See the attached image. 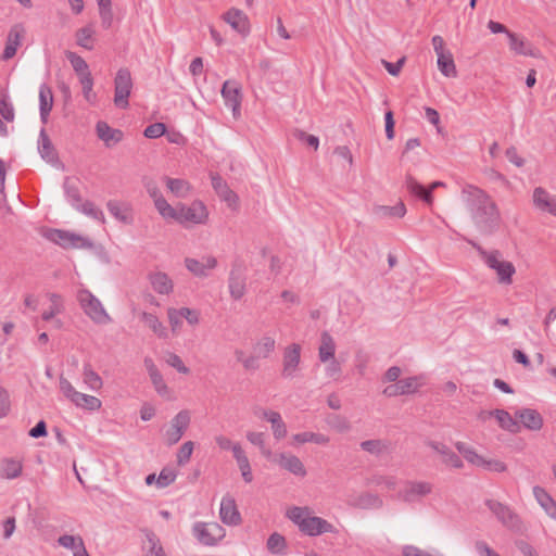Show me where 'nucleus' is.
<instances>
[{
  "label": "nucleus",
  "instance_id": "obj_1",
  "mask_svg": "<svg viewBox=\"0 0 556 556\" xmlns=\"http://www.w3.org/2000/svg\"><path fill=\"white\" fill-rule=\"evenodd\" d=\"M460 197L480 233L490 236L498 230L502 222L500 210L484 190L473 185H466L462 189Z\"/></svg>",
  "mask_w": 556,
  "mask_h": 556
},
{
  "label": "nucleus",
  "instance_id": "obj_2",
  "mask_svg": "<svg viewBox=\"0 0 556 556\" xmlns=\"http://www.w3.org/2000/svg\"><path fill=\"white\" fill-rule=\"evenodd\" d=\"M468 243L471 244L472 248L477 250L480 257L484 261V263L496 271L498 281L501 283L509 285L511 283V277L515 274L516 269L511 262L501 260L502 254L498 250H493L488 252L481 245L472 240H468Z\"/></svg>",
  "mask_w": 556,
  "mask_h": 556
},
{
  "label": "nucleus",
  "instance_id": "obj_3",
  "mask_svg": "<svg viewBox=\"0 0 556 556\" xmlns=\"http://www.w3.org/2000/svg\"><path fill=\"white\" fill-rule=\"evenodd\" d=\"M485 506L493 513L496 519L508 530L515 533H523L525 523L519 515L508 505L495 500H486Z\"/></svg>",
  "mask_w": 556,
  "mask_h": 556
},
{
  "label": "nucleus",
  "instance_id": "obj_4",
  "mask_svg": "<svg viewBox=\"0 0 556 556\" xmlns=\"http://www.w3.org/2000/svg\"><path fill=\"white\" fill-rule=\"evenodd\" d=\"M77 301L85 314L96 324L105 325L111 323L112 319L102 303L89 290H78Z\"/></svg>",
  "mask_w": 556,
  "mask_h": 556
},
{
  "label": "nucleus",
  "instance_id": "obj_5",
  "mask_svg": "<svg viewBox=\"0 0 556 556\" xmlns=\"http://www.w3.org/2000/svg\"><path fill=\"white\" fill-rule=\"evenodd\" d=\"M208 217L206 206L201 201H193L190 205L178 204L175 222L188 228L190 225L205 224Z\"/></svg>",
  "mask_w": 556,
  "mask_h": 556
},
{
  "label": "nucleus",
  "instance_id": "obj_6",
  "mask_svg": "<svg viewBox=\"0 0 556 556\" xmlns=\"http://www.w3.org/2000/svg\"><path fill=\"white\" fill-rule=\"evenodd\" d=\"M193 536L203 545L214 546L225 538V529L217 522H195Z\"/></svg>",
  "mask_w": 556,
  "mask_h": 556
},
{
  "label": "nucleus",
  "instance_id": "obj_7",
  "mask_svg": "<svg viewBox=\"0 0 556 556\" xmlns=\"http://www.w3.org/2000/svg\"><path fill=\"white\" fill-rule=\"evenodd\" d=\"M132 89V78L128 68H119L114 78V104L118 109H127L128 98Z\"/></svg>",
  "mask_w": 556,
  "mask_h": 556
},
{
  "label": "nucleus",
  "instance_id": "obj_8",
  "mask_svg": "<svg viewBox=\"0 0 556 556\" xmlns=\"http://www.w3.org/2000/svg\"><path fill=\"white\" fill-rule=\"evenodd\" d=\"M46 237L51 242L56 243L65 249L92 247V242L89 239L65 230L51 229L48 231Z\"/></svg>",
  "mask_w": 556,
  "mask_h": 556
},
{
  "label": "nucleus",
  "instance_id": "obj_9",
  "mask_svg": "<svg viewBox=\"0 0 556 556\" xmlns=\"http://www.w3.org/2000/svg\"><path fill=\"white\" fill-rule=\"evenodd\" d=\"M190 413L187 409L180 410L172 420L170 427L165 432V442L172 446L179 442L190 425Z\"/></svg>",
  "mask_w": 556,
  "mask_h": 556
},
{
  "label": "nucleus",
  "instance_id": "obj_10",
  "mask_svg": "<svg viewBox=\"0 0 556 556\" xmlns=\"http://www.w3.org/2000/svg\"><path fill=\"white\" fill-rule=\"evenodd\" d=\"M245 267L242 263L236 262L231 266L228 278L230 296L240 300L245 294L247 288Z\"/></svg>",
  "mask_w": 556,
  "mask_h": 556
},
{
  "label": "nucleus",
  "instance_id": "obj_11",
  "mask_svg": "<svg viewBox=\"0 0 556 556\" xmlns=\"http://www.w3.org/2000/svg\"><path fill=\"white\" fill-rule=\"evenodd\" d=\"M405 186L412 194L421 199L427 205H432L433 190L438 187L444 186V184L442 181H433L428 188H426L419 184L412 175H406Z\"/></svg>",
  "mask_w": 556,
  "mask_h": 556
},
{
  "label": "nucleus",
  "instance_id": "obj_12",
  "mask_svg": "<svg viewBox=\"0 0 556 556\" xmlns=\"http://www.w3.org/2000/svg\"><path fill=\"white\" fill-rule=\"evenodd\" d=\"M303 527L300 529L304 534L309 536L320 535L323 533H337L336 527L328 522L326 519L316 516H307L305 521H302Z\"/></svg>",
  "mask_w": 556,
  "mask_h": 556
},
{
  "label": "nucleus",
  "instance_id": "obj_13",
  "mask_svg": "<svg viewBox=\"0 0 556 556\" xmlns=\"http://www.w3.org/2000/svg\"><path fill=\"white\" fill-rule=\"evenodd\" d=\"M301 361V346L298 343H292L285 349L282 359V377L293 378L299 368Z\"/></svg>",
  "mask_w": 556,
  "mask_h": 556
},
{
  "label": "nucleus",
  "instance_id": "obj_14",
  "mask_svg": "<svg viewBox=\"0 0 556 556\" xmlns=\"http://www.w3.org/2000/svg\"><path fill=\"white\" fill-rule=\"evenodd\" d=\"M25 27L21 23L14 24L10 28L7 37L5 47L2 53V60L8 61L16 54L18 47H21L22 45V40L25 36Z\"/></svg>",
  "mask_w": 556,
  "mask_h": 556
},
{
  "label": "nucleus",
  "instance_id": "obj_15",
  "mask_svg": "<svg viewBox=\"0 0 556 556\" xmlns=\"http://www.w3.org/2000/svg\"><path fill=\"white\" fill-rule=\"evenodd\" d=\"M276 465L295 477L303 478L307 473L302 460L289 452L278 453V457H276Z\"/></svg>",
  "mask_w": 556,
  "mask_h": 556
},
{
  "label": "nucleus",
  "instance_id": "obj_16",
  "mask_svg": "<svg viewBox=\"0 0 556 556\" xmlns=\"http://www.w3.org/2000/svg\"><path fill=\"white\" fill-rule=\"evenodd\" d=\"M420 383L417 377H409L397 380L395 383L384 388L383 394L388 397H394L399 395L413 394L417 392Z\"/></svg>",
  "mask_w": 556,
  "mask_h": 556
},
{
  "label": "nucleus",
  "instance_id": "obj_17",
  "mask_svg": "<svg viewBox=\"0 0 556 556\" xmlns=\"http://www.w3.org/2000/svg\"><path fill=\"white\" fill-rule=\"evenodd\" d=\"M222 96L227 106H229L233 115L240 110L241 105V88L238 83L233 80H226L222 88Z\"/></svg>",
  "mask_w": 556,
  "mask_h": 556
},
{
  "label": "nucleus",
  "instance_id": "obj_18",
  "mask_svg": "<svg viewBox=\"0 0 556 556\" xmlns=\"http://www.w3.org/2000/svg\"><path fill=\"white\" fill-rule=\"evenodd\" d=\"M219 516L226 525L237 526L241 522V516L233 497L226 495L222 498Z\"/></svg>",
  "mask_w": 556,
  "mask_h": 556
},
{
  "label": "nucleus",
  "instance_id": "obj_19",
  "mask_svg": "<svg viewBox=\"0 0 556 556\" xmlns=\"http://www.w3.org/2000/svg\"><path fill=\"white\" fill-rule=\"evenodd\" d=\"M185 265L194 276L204 278L208 276V270L214 269L217 266V260L214 256H205L202 261L186 257Z\"/></svg>",
  "mask_w": 556,
  "mask_h": 556
},
{
  "label": "nucleus",
  "instance_id": "obj_20",
  "mask_svg": "<svg viewBox=\"0 0 556 556\" xmlns=\"http://www.w3.org/2000/svg\"><path fill=\"white\" fill-rule=\"evenodd\" d=\"M224 20L239 34L247 36L250 33V22L243 11L232 8L224 14Z\"/></svg>",
  "mask_w": 556,
  "mask_h": 556
},
{
  "label": "nucleus",
  "instance_id": "obj_21",
  "mask_svg": "<svg viewBox=\"0 0 556 556\" xmlns=\"http://www.w3.org/2000/svg\"><path fill=\"white\" fill-rule=\"evenodd\" d=\"M348 504L352 507L359 509H378L381 508L383 502L377 494L370 492H363L357 495L351 496Z\"/></svg>",
  "mask_w": 556,
  "mask_h": 556
},
{
  "label": "nucleus",
  "instance_id": "obj_22",
  "mask_svg": "<svg viewBox=\"0 0 556 556\" xmlns=\"http://www.w3.org/2000/svg\"><path fill=\"white\" fill-rule=\"evenodd\" d=\"M96 131L99 139H101L108 148L118 143L123 139V131L112 128L106 122L100 121L96 125Z\"/></svg>",
  "mask_w": 556,
  "mask_h": 556
},
{
  "label": "nucleus",
  "instance_id": "obj_23",
  "mask_svg": "<svg viewBox=\"0 0 556 556\" xmlns=\"http://www.w3.org/2000/svg\"><path fill=\"white\" fill-rule=\"evenodd\" d=\"M211 180L213 189L223 201L227 202L229 206H235L238 203V195L218 174H211Z\"/></svg>",
  "mask_w": 556,
  "mask_h": 556
},
{
  "label": "nucleus",
  "instance_id": "obj_24",
  "mask_svg": "<svg viewBox=\"0 0 556 556\" xmlns=\"http://www.w3.org/2000/svg\"><path fill=\"white\" fill-rule=\"evenodd\" d=\"M106 207L110 214L113 215L117 220L126 225L132 224L134 215L130 204L110 200L106 203Z\"/></svg>",
  "mask_w": 556,
  "mask_h": 556
},
{
  "label": "nucleus",
  "instance_id": "obj_25",
  "mask_svg": "<svg viewBox=\"0 0 556 556\" xmlns=\"http://www.w3.org/2000/svg\"><path fill=\"white\" fill-rule=\"evenodd\" d=\"M432 491V485L425 481H413L407 482L405 490L403 491L402 497L405 502H414L418 497L426 496Z\"/></svg>",
  "mask_w": 556,
  "mask_h": 556
},
{
  "label": "nucleus",
  "instance_id": "obj_26",
  "mask_svg": "<svg viewBox=\"0 0 556 556\" xmlns=\"http://www.w3.org/2000/svg\"><path fill=\"white\" fill-rule=\"evenodd\" d=\"M143 363L155 391L162 396L167 395L169 391L168 387L153 359L151 357H146Z\"/></svg>",
  "mask_w": 556,
  "mask_h": 556
},
{
  "label": "nucleus",
  "instance_id": "obj_27",
  "mask_svg": "<svg viewBox=\"0 0 556 556\" xmlns=\"http://www.w3.org/2000/svg\"><path fill=\"white\" fill-rule=\"evenodd\" d=\"M516 417L520 420L525 428L538 431L543 426L541 414L532 408H522L516 412Z\"/></svg>",
  "mask_w": 556,
  "mask_h": 556
},
{
  "label": "nucleus",
  "instance_id": "obj_28",
  "mask_svg": "<svg viewBox=\"0 0 556 556\" xmlns=\"http://www.w3.org/2000/svg\"><path fill=\"white\" fill-rule=\"evenodd\" d=\"M148 279L156 293L167 295L173 292L174 283L166 273H151L149 274Z\"/></svg>",
  "mask_w": 556,
  "mask_h": 556
},
{
  "label": "nucleus",
  "instance_id": "obj_29",
  "mask_svg": "<svg viewBox=\"0 0 556 556\" xmlns=\"http://www.w3.org/2000/svg\"><path fill=\"white\" fill-rule=\"evenodd\" d=\"M53 106V93L51 88L42 84L39 88L40 119L43 124L48 122L49 114Z\"/></svg>",
  "mask_w": 556,
  "mask_h": 556
},
{
  "label": "nucleus",
  "instance_id": "obj_30",
  "mask_svg": "<svg viewBox=\"0 0 556 556\" xmlns=\"http://www.w3.org/2000/svg\"><path fill=\"white\" fill-rule=\"evenodd\" d=\"M262 417L271 424L273 433L277 440L287 435L286 424L278 412L263 409Z\"/></svg>",
  "mask_w": 556,
  "mask_h": 556
},
{
  "label": "nucleus",
  "instance_id": "obj_31",
  "mask_svg": "<svg viewBox=\"0 0 556 556\" xmlns=\"http://www.w3.org/2000/svg\"><path fill=\"white\" fill-rule=\"evenodd\" d=\"M336 343L329 332L324 331L320 336V345L318 348V357L321 363H327L334 358Z\"/></svg>",
  "mask_w": 556,
  "mask_h": 556
},
{
  "label": "nucleus",
  "instance_id": "obj_32",
  "mask_svg": "<svg viewBox=\"0 0 556 556\" xmlns=\"http://www.w3.org/2000/svg\"><path fill=\"white\" fill-rule=\"evenodd\" d=\"M438 68L445 77H455L457 74L452 53L446 50L438 55Z\"/></svg>",
  "mask_w": 556,
  "mask_h": 556
},
{
  "label": "nucleus",
  "instance_id": "obj_33",
  "mask_svg": "<svg viewBox=\"0 0 556 556\" xmlns=\"http://www.w3.org/2000/svg\"><path fill=\"white\" fill-rule=\"evenodd\" d=\"M63 188L66 198L71 202L73 207L79 208V204L81 203V197L78 188V181L71 177H66L64 179Z\"/></svg>",
  "mask_w": 556,
  "mask_h": 556
},
{
  "label": "nucleus",
  "instance_id": "obj_34",
  "mask_svg": "<svg viewBox=\"0 0 556 556\" xmlns=\"http://www.w3.org/2000/svg\"><path fill=\"white\" fill-rule=\"evenodd\" d=\"M143 532L147 541L146 556H167L157 535L149 529Z\"/></svg>",
  "mask_w": 556,
  "mask_h": 556
},
{
  "label": "nucleus",
  "instance_id": "obj_35",
  "mask_svg": "<svg viewBox=\"0 0 556 556\" xmlns=\"http://www.w3.org/2000/svg\"><path fill=\"white\" fill-rule=\"evenodd\" d=\"M166 187L177 198H186L190 192V184L185 179L164 177Z\"/></svg>",
  "mask_w": 556,
  "mask_h": 556
},
{
  "label": "nucleus",
  "instance_id": "obj_36",
  "mask_svg": "<svg viewBox=\"0 0 556 556\" xmlns=\"http://www.w3.org/2000/svg\"><path fill=\"white\" fill-rule=\"evenodd\" d=\"M38 150L43 160H47L49 162L54 161L56 156L55 149L43 128L40 130L39 134Z\"/></svg>",
  "mask_w": 556,
  "mask_h": 556
},
{
  "label": "nucleus",
  "instance_id": "obj_37",
  "mask_svg": "<svg viewBox=\"0 0 556 556\" xmlns=\"http://www.w3.org/2000/svg\"><path fill=\"white\" fill-rule=\"evenodd\" d=\"M22 463L13 458H5L2 460L0 475L5 479H15L22 473Z\"/></svg>",
  "mask_w": 556,
  "mask_h": 556
},
{
  "label": "nucleus",
  "instance_id": "obj_38",
  "mask_svg": "<svg viewBox=\"0 0 556 556\" xmlns=\"http://www.w3.org/2000/svg\"><path fill=\"white\" fill-rule=\"evenodd\" d=\"M507 37L509 39V48L515 53L520 54V55H526V56L534 55V53L531 49V46L523 38L519 37L517 34H515L513 31L508 33Z\"/></svg>",
  "mask_w": 556,
  "mask_h": 556
},
{
  "label": "nucleus",
  "instance_id": "obj_39",
  "mask_svg": "<svg viewBox=\"0 0 556 556\" xmlns=\"http://www.w3.org/2000/svg\"><path fill=\"white\" fill-rule=\"evenodd\" d=\"M140 318L159 338L167 337L166 328L154 314L142 312Z\"/></svg>",
  "mask_w": 556,
  "mask_h": 556
},
{
  "label": "nucleus",
  "instance_id": "obj_40",
  "mask_svg": "<svg viewBox=\"0 0 556 556\" xmlns=\"http://www.w3.org/2000/svg\"><path fill=\"white\" fill-rule=\"evenodd\" d=\"M71 402L74 403L77 407H81L88 410H97L102 405L98 397L81 392H77Z\"/></svg>",
  "mask_w": 556,
  "mask_h": 556
},
{
  "label": "nucleus",
  "instance_id": "obj_41",
  "mask_svg": "<svg viewBox=\"0 0 556 556\" xmlns=\"http://www.w3.org/2000/svg\"><path fill=\"white\" fill-rule=\"evenodd\" d=\"M66 59L70 61L79 79L91 75L87 62L80 55L76 54L75 52L67 51Z\"/></svg>",
  "mask_w": 556,
  "mask_h": 556
},
{
  "label": "nucleus",
  "instance_id": "obj_42",
  "mask_svg": "<svg viewBox=\"0 0 556 556\" xmlns=\"http://www.w3.org/2000/svg\"><path fill=\"white\" fill-rule=\"evenodd\" d=\"M494 417L502 429L513 433L519 430L518 422L505 409H494Z\"/></svg>",
  "mask_w": 556,
  "mask_h": 556
},
{
  "label": "nucleus",
  "instance_id": "obj_43",
  "mask_svg": "<svg viewBox=\"0 0 556 556\" xmlns=\"http://www.w3.org/2000/svg\"><path fill=\"white\" fill-rule=\"evenodd\" d=\"M375 214L379 217H403L406 214V207L403 202L394 206L379 205L375 207Z\"/></svg>",
  "mask_w": 556,
  "mask_h": 556
},
{
  "label": "nucleus",
  "instance_id": "obj_44",
  "mask_svg": "<svg viewBox=\"0 0 556 556\" xmlns=\"http://www.w3.org/2000/svg\"><path fill=\"white\" fill-rule=\"evenodd\" d=\"M293 441L300 444L313 442L315 444L325 445L329 443V438L323 433L317 432H301L292 437Z\"/></svg>",
  "mask_w": 556,
  "mask_h": 556
},
{
  "label": "nucleus",
  "instance_id": "obj_45",
  "mask_svg": "<svg viewBox=\"0 0 556 556\" xmlns=\"http://www.w3.org/2000/svg\"><path fill=\"white\" fill-rule=\"evenodd\" d=\"M93 35H94V30H93L92 26H90V25L79 28L75 34L76 43L81 48H85L87 50H92L93 49Z\"/></svg>",
  "mask_w": 556,
  "mask_h": 556
},
{
  "label": "nucleus",
  "instance_id": "obj_46",
  "mask_svg": "<svg viewBox=\"0 0 556 556\" xmlns=\"http://www.w3.org/2000/svg\"><path fill=\"white\" fill-rule=\"evenodd\" d=\"M267 549L275 555L286 554L287 542L283 535L274 532L269 535L266 543Z\"/></svg>",
  "mask_w": 556,
  "mask_h": 556
},
{
  "label": "nucleus",
  "instance_id": "obj_47",
  "mask_svg": "<svg viewBox=\"0 0 556 556\" xmlns=\"http://www.w3.org/2000/svg\"><path fill=\"white\" fill-rule=\"evenodd\" d=\"M83 380L93 391L101 389L103 384L101 377L92 369L90 364L84 365Z\"/></svg>",
  "mask_w": 556,
  "mask_h": 556
},
{
  "label": "nucleus",
  "instance_id": "obj_48",
  "mask_svg": "<svg viewBox=\"0 0 556 556\" xmlns=\"http://www.w3.org/2000/svg\"><path fill=\"white\" fill-rule=\"evenodd\" d=\"M457 451L466 458L467 462H469L472 465H476L478 467H481L482 464H484V457L480 456L476 453V451L468 446L464 442H457L455 444Z\"/></svg>",
  "mask_w": 556,
  "mask_h": 556
},
{
  "label": "nucleus",
  "instance_id": "obj_49",
  "mask_svg": "<svg viewBox=\"0 0 556 556\" xmlns=\"http://www.w3.org/2000/svg\"><path fill=\"white\" fill-rule=\"evenodd\" d=\"M327 425L340 433L348 432L351 429L349 420L338 414H328L325 418Z\"/></svg>",
  "mask_w": 556,
  "mask_h": 556
},
{
  "label": "nucleus",
  "instance_id": "obj_50",
  "mask_svg": "<svg viewBox=\"0 0 556 556\" xmlns=\"http://www.w3.org/2000/svg\"><path fill=\"white\" fill-rule=\"evenodd\" d=\"M49 299L51 301V306L48 311H45L41 316L46 321L52 320L54 316L62 313L64 308L61 295L56 293H50Z\"/></svg>",
  "mask_w": 556,
  "mask_h": 556
},
{
  "label": "nucleus",
  "instance_id": "obj_51",
  "mask_svg": "<svg viewBox=\"0 0 556 556\" xmlns=\"http://www.w3.org/2000/svg\"><path fill=\"white\" fill-rule=\"evenodd\" d=\"M154 206L159 214L165 219H176L178 205L176 207L172 206L165 198H159L154 203Z\"/></svg>",
  "mask_w": 556,
  "mask_h": 556
},
{
  "label": "nucleus",
  "instance_id": "obj_52",
  "mask_svg": "<svg viewBox=\"0 0 556 556\" xmlns=\"http://www.w3.org/2000/svg\"><path fill=\"white\" fill-rule=\"evenodd\" d=\"M276 342L271 337H263L255 344V353L257 357H267L275 350Z\"/></svg>",
  "mask_w": 556,
  "mask_h": 556
},
{
  "label": "nucleus",
  "instance_id": "obj_53",
  "mask_svg": "<svg viewBox=\"0 0 556 556\" xmlns=\"http://www.w3.org/2000/svg\"><path fill=\"white\" fill-rule=\"evenodd\" d=\"M309 515L308 507H298L293 506L287 511V517L294 522L299 529L303 527L302 521H305L307 516Z\"/></svg>",
  "mask_w": 556,
  "mask_h": 556
},
{
  "label": "nucleus",
  "instance_id": "obj_54",
  "mask_svg": "<svg viewBox=\"0 0 556 556\" xmlns=\"http://www.w3.org/2000/svg\"><path fill=\"white\" fill-rule=\"evenodd\" d=\"M76 210L96 220H99L101 223L105 222L103 212L90 201L80 203L79 208Z\"/></svg>",
  "mask_w": 556,
  "mask_h": 556
},
{
  "label": "nucleus",
  "instance_id": "obj_55",
  "mask_svg": "<svg viewBox=\"0 0 556 556\" xmlns=\"http://www.w3.org/2000/svg\"><path fill=\"white\" fill-rule=\"evenodd\" d=\"M533 495H534L535 500L538 501V503L540 504V506L545 511H547L549 509V507H552L556 503L554 501V498L545 491V489H543L539 485H535L533 488Z\"/></svg>",
  "mask_w": 556,
  "mask_h": 556
},
{
  "label": "nucleus",
  "instance_id": "obj_56",
  "mask_svg": "<svg viewBox=\"0 0 556 556\" xmlns=\"http://www.w3.org/2000/svg\"><path fill=\"white\" fill-rule=\"evenodd\" d=\"M58 543L65 548L72 549L74 554L84 544V540L79 535L64 534L58 539Z\"/></svg>",
  "mask_w": 556,
  "mask_h": 556
},
{
  "label": "nucleus",
  "instance_id": "obj_57",
  "mask_svg": "<svg viewBox=\"0 0 556 556\" xmlns=\"http://www.w3.org/2000/svg\"><path fill=\"white\" fill-rule=\"evenodd\" d=\"M361 448L374 455H380L387 450V444L381 440H367L361 443Z\"/></svg>",
  "mask_w": 556,
  "mask_h": 556
},
{
  "label": "nucleus",
  "instance_id": "obj_58",
  "mask_svg": "<svg viewBox=\"0 0 556 556\" xmlns=\"http://www.w3.org/2000/svg\"><path fill=\"white\" fill-rule=\"evenodd\" d=\"M165 362L180 374L188 375L190 372V369L184 364L180 356L173 352L165 354Z\"/></svg>",
  "mask_w": 556,
  "mask_h": 556
},
{
  "label": "nucleus",
  "instance_id": "obj_59",
  "mask_svg": "<svg viewBox=\"0 0 556 556\" xmlns=\"http://www.w3.org/2000/svg\"><path fill=\"white\" fill-rule=\"evenodd\" d=\"M177 473L173 468H163L156 479L157 488L163 489L168 486L175 481Z\"/></svg>",
  "mask_w": 556,
  "mask_h": 556
},
{
  "label": "nucleus",
  "instance_id": "obj_60",
  "mask_svg": "<svg viewBox=\"0 0 556 556\" xmlns=\"http://www.w3.org/2000/svg\"><path fill=\"white\" fill-rule=\"evenodd\" d=\"M193 447L194 443L192 441H187L179 447L177 453V464L179 466H184L190 460Z\"/></svg>",
  "mask_w": 556,
  "mask_h": 556
},
{
  "label": "nucleus",
  "instance_id": "obj_61",
  "mask_svg": "<svg viewBox=\"0 0 556 556\" xmlns=\"http://www.w3.org/2000/svg\"><path fill=\"white\" fill-rule=\"evenodd\" d=\"M533 202L538 207L546 210L551 205V198L543 188L538 187L533 191Z\"/></svg>",
  "mask_w": 556,
  "mask_h": 556
},
{
  "label": "nucleus",
  "instance_id": "obj_62",
  "mask_svg": "<svg viewBox=\"0 0 556 556\" xmlns=\"http://www.w3.org/2000/svg\"><path fill=\"white\" fill-rule=\"evenodd\" d=\"M79 83L83 87V94L86 101L93 103L96 101V93L92 92L93 88V78L92 76H85L83 79H79Z\"/></svg>",
  "mask_w": 556,
  "mask_h": 556
},
{
  "label": "nucleus",
  "instance_id": "obj_63",
  "mask_svg": "<svg viewBox=\"0 0 556 556\" xmlns=\"http://www.w3.org/2000/svg\"><path fill=\"white\" fill-rule=\"evenodd\" d=\"M0 114L7 122H12L14 119L13 105L8 101L4 93L0 94Z\"/></svg>",
  "mask_w": 556,
  "mask_h": 556
},
{
  "label": "nucleus",
  "instance_id": "obj_64",
  "mask_svg": "<svg viewBox=\"0 0 556 556\" xmlns=\"http://www.w3.org/2000/svg\"><path fill=\"white\" fill-rule=\"evenodd\" d=\"M166 131V126L163 123H153L149 125L144 131L143 135L149 139H156L163 136Z\"/></svg>",
  "mask_w": 556,
  "mask_h": 556
}]
</instances>
